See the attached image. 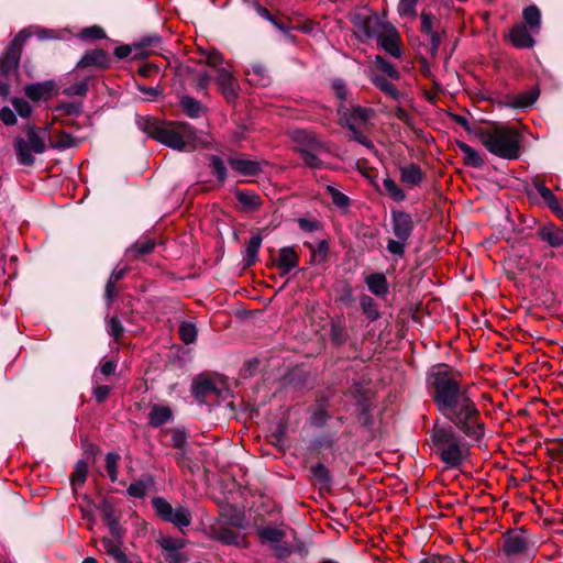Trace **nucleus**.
<instances>
[{"instance_id":"37","label":"nucleus","mask_w":563,"mask_h":563,"mask_svg":"<svg viewBox=\"0 0 563 563\" xmlns=\"http://www.w3.org/2000/svg\"><path fill=\"white\" fill-rule=\"evenodd\" d=\"M172 418V410L168 407L154 406L150 412V423L153 427H159L168 422Z\"/></svg>"},{"instance_id":"56","label":"nucleus","mask_w":563,"mask_h":563,"mask_svg":"<svg viewBox=\"0 0 563 563\" xmlns=\"http://www.w3.org/2000/svg\"><path fill=\"white\" fill-rule=\"evenodd\" d=\"M56 111L65 115H79L82 111V107L80 103L67 102L59 104Z\"/></svg>"},{"instance_id":"10","label":"nucleus","mask_w":563,"mask_h":563,"mask_svg":"<svg viewBox=\"0 0 563 563\" xmlns=\"http://www.w3.org/2000/svg\"><path fill=\"white\" fill-rule=\"evenodd\" d=\"M151 504L157 517L166 522L173 523L180 531L190 526L192 516L188 508L183 506L173 508L163 497H154Z\"/></svg>"},{"instance_id":"26","label":"nucleus","mask_w":563,"mask_h":563,"mask_svg":"<svg viewBox=\"0 0 563 563\" xmlns=\"http://www.w3.org/2000/svg\"><path fill=\"white\" fill-rule=\"evenodd\" d=\"M277 265L282 275L289 274L298 265L295 250L292 247L280 249Z\"/></svg>"},{"instance_id":"38","label":"nucleus","mask_w":563,"mask_h":563,"mask_svg":"<svg viewBox=\"0 0 563 563\" xmlns=\"http://www.w3.org/2000/svg\"><path fill=\"white\" fill-rule=\"evenodd\" d=\"M336 441L335 434H322L310 442L309 449L312 452L320 453L323 450L332 449Z\"/></svg>"},{"instance_id":"18","label":"nucleus","mask_w":563,"mask_h":563,"mask_svg":"<svg viewBox=\"0 0 563 563\" xmlns=\"http://www.w3.org/2000/svg\"><path fill=\"white\" fill-rule=\"evenodd\" d=\"M245 75L247 81L253 86L267 87L271 84L268 69L260 62L252 63Z\"/></svg>"},{"instance_id":"16","label":"nucleus","mask_w":563,"mask_h":563,"mask_svg":"<svg viewBox=\"0 0 563 563\" xmlns=\"http://www.w3.org/2000/svg\"><path fill=\"white\" fill-rule=\"evenodd\" d=\"M192 394L198 401L208 402L211 398L218 397L220 391L211 379L201 378L194 382Z\"/></svg>"},{"instance_id":"31","label":"nucleus","mask_w":563,"mask_h":563,"mask_svg":"<svg viewBox=\"0 0 563 563\" xmlns=\"http://www.w3.org/2000/svg\"><path fill=\"white\" fill-rule=\"evenodd\" d=\"M538 97H539L538 90L531 89V90L525 91L522 93H519L517 96H514L509 100L508 104L512 108L526 109V108H529L530 106H532L537 101Z\"/></svg>"},{"instance_id":"27","label":"nucleus","mask_w":563,"mask_h":563,"mask_svg":"<svg viewBox=\"0 0 563 563\" xmlns=\"http://www.w3.org/2000/svg\"><path fill=\"white\" fill-rule=\"evenodd\" d=\"M124 277H126V267L117 266L113 269L109 280L107 282L104 289V298L108 305H111L112 301L115 299L117 284Z\"/></svg>"},{"instance_id":"25","label":"nucleus","mask_w":563,"mask_h":563,"mask_svg":"<svg viewBox=\"0 0 563 563\" xmlns=\"http://www.w3.org/2000/svg\"><path fill=\"white\" fill-rule=\"evenodd\" d=\"M365 283L368 290L377 297H385L388 294V282L383 273L366 276Z\"/></svg>"},{"instance_id":"28","label":"nucleus","mask_w":563,"mask_h":563,"mask_svg":"<svg viewBox=\"0 0 563 563\" xmlns=\"http://www.w3.org/2000/svg\"><path fill=\"white\" fill-rule=\"evenodd\" d=\"M539 235L552 247H560L563 245V229L556 228L553 224L542 227L539 231Z\"/></svg>"},{"instance_id":"58","label":"nucleus","mask_w":563,"mask_h":563,"mask_svg":"<svg viewBox=\"0 0 563 563\" xmlns=\"http://www.w3.org/2000/svg\"><path fill=\"white\" fill-rule=\"evenodd\" d=\"M163 555L167 563H186L188 561V558L180 550L168 551Z\"/></svg>"},{"instance_id":"64","label":"nucleus","mask_w":563,"mask_h":563,"mask_svg":"<svg viewBox=\"0 0 563 563\" xmlns=\"http://www.w3.org/2000/svg\"><path fill=\"white\" fill-rule=\"evenodd\" d=\"M110 390V387L107 385L96 386L93 389V397L97 400V402H103L108 398Z\"/></svg>"},{"instance_id":"4","label":"nucleus","mask_w":563,"mask_h":563,"mask_svg":"<svg viewBox=\"0 0 563 563\" xmlns=\"http://www.w3.org/2000/svg\"><path fill=\"white\" fill-rule=\"evenodd\" d=\"M486 150L504 159H516L520 155V137L514 130L505 125H494L479 134Z\"/></svg>"},{"instance_id":"52","label":"nucleus","mask_w":563,"mask_h":563,"mask_svg":"<svg viewBox=\"0 0 563 563\" xmlns=\"http://www.w3.org/2000/svg\"><path fill=\"white\" fill-rule=\"evenodd\" d=\"M210 166L212 168V173L220 181H223L227 178V167L220 157L212 156Z\"/></svg>"},{"instance_id":"2","label":"nucleus","mask_w":563,"mask_h":563,"mask_svg":"<svg viewBox=\"0 0 563 563\" xmlns=\"http://www.w3.org/2000/svg\"><path fill=\"white\" fill-rule=\"evenodd\" d=\"M429 444L446 468L460 467L470 455V445L452 424L434 422L429 431Z\"/></svg>"},{"instance_id":"8","label":"nucleus","mask_w":563,"mask_h":563,"mask_svg":"<svg viewBox=\"0 0 563 563\" xmlns=\"http://www.w3.org/2000/svg\"><path fill=\"white\" fill-rule=\"evenodd\" d=\"M391 225L393 234L396 239L387 241V251L393 255L401 257L405 254L407 242L413 232V221L409 213L398 210L391 212Z\"/></svg>"},{"instance_id":"49","label":"nucleus","mask_w":563,"mask_h":563,"mask_svg":"<svg viewBox=\"0 0 563 563\" xmlns=\"http://www.w3.org/2000/svg\"><path fill=\"white\" fill-rule=\"evenodd\" d=\"M100 551L107 553L109 556L114 559L122 550L117 541L110 538H103L100 541Z\"/></svg>"},{"instance_id":"46","label":"nucleus","mask_w":563,"mask_h":563,"mask_svg":"<svg viewBox=\"0 0 563 563\" xmlns=\"http://www.w3.org/2000/svg\"><path fill=\"white\" fill-rule=\"evenodd\" d=\"M522 16H523L525 22L531 29H538L540 26L541 13H540V10L536 5L527 7L522 12Z\"/></svg>"},{"instance_id":"33","label":"nucleus","mask_w":563,"mask_h":563,"mask_svg":"<svg viewBox=\"0 0 563 563\" xmlns=\"http://www.w3.org/2000/svg\"><path fill=\"white\" fill-rule=\"evenodd\" d=\"M360 307L369 321H375L380 317L375 300L368 295L363 294L360 296Z\"/></svg>"},{"instance_id":"24","label":"nucleus","mask_w":563,"mask_h":563,"mask_svg":"<svg viewBox=\"0 0 563 563\" xmlns=\"http://www.w3.org/2000/svg\"><path fill=\"white\" fill-rule=\"evenodd\" d=\"M510 41L516 47L519 48H530L534 45L532 35L523 24L516 25L511 29Z\"/></svg>"},{"instance_id":"54","label":"nucleus","mask_w":563,"mask_h":563,"mask_svg":"<svg viewBox=\"0 0 563 563\" xmlns=\"http://www.w3.org/2000/svg\"><path fill=\"white\" fill-rule=\"evenodd\" d=\"M327 190L330 194L332 202L335 206H338L340 208H344V207L349 206L350 199L347 196H345L344 194H342L341 191H339L338 189H335L332 186H328Z\"/></svg>"},{"instance_id":"60","label":"nucleus","mask_w":563,"mask_h":563,"mask_svg":"<svg viewBox=\"0 0 563 563\" xmlns=\"http://www.w3.org/2000/svg\"><path fill=\"white\" fill-rule=\"evenodd\" d=\"M0 120L5 125H14L16 123L15 113L9 107H3V108L0 109Z\"/></svg>"},{"instance_id":"50","label":"nucleus","mask_w":563,"mask_h":563,"mask_svg":"<svg viewBox=\"0 0 563 563\" xmlns=\"http://www.w3.org/2000/svg\"><path fill=\"white\" fill-rule=\"evenodd\" d=\"M418 0H400L398 4V13L400 16L406 18H415L416 7H417Z\"/></svg>"},{"instance_id":"11","label":"nucleus","mask_w":563,"mask_h":563,"mask_svg":"<svg viewBox=\"0 0 563 563\" xmlns=\"http://www.w3.org/2000/svg\"><path fill=\"white\" fill-rule=\"evenodd\" d=\"M27 35L24 31L18 33L0 57V74L16 76L22 54V44Z\"/></svg>"},{"instance_id":"29","label":"nucleus","mask_w":563,"mask_h":563,"mask_svg":"<svg viewBox=\"0 0 563 563\" xmlns=\"http://www.w3.org/2000/svg\"><path fill=\"white\" fill-rule=\"evenodd\" d=\"M80 141V139L67 132L59 131L56 133L55 139L49 142V147L57 151H65L78 146Z\"/></svg>"},{"instance_id":"32","label":"nucleus","mask_w":563,"mask_h":563,"mask_svg":"<svg viewBox=\"0 0 563 563\" xmlns=\"http://www.w3.org/2000/svg\"><path fill=\"white\" fill-rule=\"evenodd\" d=\"M372 84L378 88L382 92H384L386 96L390 97L394 100L399 99V91L397 90L396 86L388 81L385 77L380 75H373L371 77Z\"/></svg>"},{"instance_id":"62","label":"nucleus","mask_w":563,"mask_h":563,"mask_svg":"<svg viewBox=\"0 0 563 563\" xmlns=\"http://www.w3.org/2000/svg\"><path fill=\"white\" fill-rule=\"evenodd\" d=\"M210 75L206 71H199L197 75H196V84H195V88L198 90V91H202V90H206L207 87L209 86L210 84Z\"/></svg>"},{"instance_id":"36","label":"nucleus","mask_w":563,"mask_h":563,"mask_svg":"<svg viewBox=\"0 0 563 563\" xmlns=\"http://www.w3.org/2000/svg\"><path fill=\"white\" fill-rule=\"evenodd\" d=\"M457 146L464 154V164L466 166H471V167H475V168L483 166L484 161L482 159V157L478 155V153L472 146H470L463 142L459 143Z\"/></svg>"},{"instance_id":"61","label":"nucleus","mask_w":563,"mask_h":563,"mask_svg":"<svg viewBox=\"0 0 563 563\" xmlns=\"http://www.w3.org/2000/svg\"><path fill=\"white\" fill-rule=\"evenodd\" d=\"M331 338L332 341L336 344H343L346 341V332L339 324H332L331 327Z\"/></svg>"},{"instance_id":"47","label":"nucleus","mask_w":563,"mask_h":563,"mask_svg":"<svg viewBox=\"0 0 563 563\" xmlns=\"http://www.w3.org/2000/svg\"><path fill=\"white\" fill-rule=\"evenodd\" d=\"M310 473L312 477L321 485H328L331 481L328 468L321 463L311 466Z\"/></svg>"},{"instance_id":"20","label":"nucleus","mask_w":563,"mask_h":563,"mask_svg":"<svg viewBox=\"0 0 563 563\" xmlns=\"http://www.w3.org/2000/svg\"><path fill=\"white\" fill-rule=\"evenodd\" d=\"M111 63L109 55L103 49H92L84 54L77 64V67L96 66L99 68H108Z\"/></svg>"},{"instance_id":"17","label":"nucleus","mask_w":563,"mask_h":563,"mask_svg":"<svg viewBox=\"0 0 563 563\" xmlns=\"http://www.w3.org/2000/svg\"><path fill=\"white\" fill-rule=\"evenodd\" d=\"M376 41L393 57L399 58L401 56L399 36L391 24Z\"/></svg>"},{"instance_id":"6","label":"nucleus","mask_w":563,"mask_h":563,"mask_svg":"<svg viewBox=\"0 0 563 563\" xmlns=\"http://www.w3.org/2000/svg\"><path fill=\"white\" fill-rule=\"evenodd\" d=\"M290 139L296 145L305 166L310 168H321L322 162L318 157L320 153L329 152L327 144L321 141L313 132L295 129L290 132Z\"/></svg>"},{"instance_id":"12","label":"nucleus","mask_w":563,"mask_h":563,"mask_svg":"<svg viewBox=\"0 0 563 563\" xmlns=\"http://www.w3.org/2000/svg\"><path fill=\"white\" fill-rule=\"evenodd\" d=\"M503 551L507 556L530 555L533 543L525 530H514L504 536Z\"/></svg>"},{"instance_id":"21","label":"nucleus","mask_w":563,"mask_h":563,"mask_svg":"<svg viewBox=\"0 0 563 563\" xmlns=\"http://www.w3.org/2000/svg\"><path fill=\"white\" fill-rule=\"evenodd\" d=\"M229 164L234 172L242 176H256L262 172L258 162L242 156L231 157Z\"/></svg>"},{"instance_id":"48","label":"nucleus","mask_w":563,"mask_h":563,"mask_svg":"<svg viewBox=\"0 0 563 563\" xmlns=\"http://www.w3.org/2000/svg\"><path fill=\"white\" fill-rule=\"evenodd\" d=\"M11 103L21 118H29L33 112V108L29 101L23 98L14 97L11 99Z\"/></svg>"},{"instance_id":"39","label":"nucleus","mask_w":563,"mask_h":563,"mask_svg":"<svg viewBox=\"0 0 563 563\" xmlns=\"http://www.w3.org/2000/svg\"><path fill=\"white\" fill-rule=\"evenodd\" d=\"M180 106L190 118H199L203 112V108L200 101L192 97H183L180 100Z\"/></svg>"},{"instance_id":"13","label":"nucleus","mask_w":563,"mask_h":563,"mask_svg":"<svg viewBox=\"0 0 563 563\" xmlns=\"http://www.w3.org/2000/svg\"><path fill=\"white\" fill-rule=\"evenodd\" d=\"M339 113L344 125L351 133L362 131L374 117V110L361 106H352L351 108H340Z\"/></svg>"},{"instance_id":"53","label":"nucleus","mask_w":563,"mask_h":563,"mask_svg":"<svg viewBox=\"0 0 563 563\" xmlns=\"http://www.w3.org/2000/svg\"><path fill=\"white\" fill-rule=\"evenodd\" d=\"M119 455L115 453H108L106 455V470L112 482L117 479Z\"/></svg>"},{"instance_id":"35","label":"nucleus","mask_w":563,"mask_h":563,"mask_svg":"<svg viewBox=\"0 0 563 563\" xmlns=\"http://www.w3.org/2000/svg\"><path fill=\"white\" fill-rule=\"evenodd\" d=\"M156 543L163 550V553L173 551V550H181L186 545V540L180 538H172L168 536H164L158 533L155 539Z\"/></svg>"},{"instance_id":"22","label":"nucleus","mask_w":563,"mask_h":563,"mask_svg":"<svg viewBox=\"0 0 563 563\" xmlns=\"http://www.w3.org/2000/svg\"><path fill=\"white\" fill-rule=\"evenodd\" d=\"M161 48L159 36H143V57L146 54H156ZM151 70H158V66L143 58V76H146Z\"/></svg>"},{"instance_id":"14","label":"nucleus","mask_w":563,"mask_h":563,"mask_svg":"<svg viewBox=\"0 0 563 563\" xmlns=\"http://www.w3.org/2000/svg\"><path fill=\"white\" fill-rule=\"evenodd\" d=\"M210 538L224 545L246 547V540L243 534L222 525L212 526L210 528Z\"/></svg>"},{"instance_id":"41","label":"nucleus","mask_w":563,"mask_h":563,"mask_svg":"<svg viewBox=\"0 0 563 563\" xmlns=\"http://www.w3.org/2000/svg\"><path fill=\"white\" fill-rule=\"evenodd\" d=\"M88 464L85 461H78L70 476V483L74 489L81 486L87 478Z\"/></svg>"},{"instance_id":"9","label":"nucleus","mask_w":563,"mask_h":563,"mask_svg":"<svg viewBox=\"0 0 563 563\" xmlns=\"http://www.w3.org/2000/svg\"><path fill=\"white\" fill-rule=\"evenodd\" d=\"M352 23L356 36L362 42L377 40L390 26L388 21L375 13H357L353 16Z\"/></svg>"},{"instance_id":"15","label":"nucleus","mask_w":563,"mask_h":563,"mask_svg":"<svg viewBox=\"0 0 563 563\" xmlns=\"http://www.w3.org/2000/svg\"><path fill=\"white\" fill-rule=\"evenodd\" d=\"M217 82L227 101L233 102L238 97L239 84L231 71L225 68H219Z\"/></svg>"},{"instance_id":"23","label":"nucleus","mask_w":563,"mask_h":563,"mask_svg":"<svg viewBox=\"0 0 563 563\" xmlns=\"http://www.w3.org/2000/svg\"><path fill=\"white\" fill-rule=\"evenodd\" d=\"M399 173L400 180L409 187L420 185L423 179V173L420 166L415 163L401 166Z\"/></svg>"},{"instance_id":"44","label":"nucleus","mask_w":563,"mask_h":563,"mask_svg":"<svg viewBox=\"0 0 563 563\" xmlns=\"http://www.w3.org/2000/svg\"><path fill=\"white\" fill-rule=\"evenodd\" d=\"M261 244L262 238L260 235L252 236L247 242L245 247V260L247 265L255 263Z\"/></svg>"},{"instance_id":"51","label":"nucleus","mask_w":563,"mask_h":563,"mask_svg":"<svg viewBox=\"0 0 563 563\" xmlns=\"http://www.w3.org/2000/svg\"><path fill=\"white\" fill-rule=\"evenodd\" d=\"M205 57H206V59H205L206 64L209 65L210 67L214 68L217 71L219 68H221L220 66L224 62L222 54L216 49L208 51L205 54Z\"/></svg>"},{"instance_id":"30","label":"nucleus","mask_w":563,"mask_h":563,"mask_svg":"<svg viewBox=\"0 0 563 563\" xmlns=\"http://www.w3.org/2000/svg\"><path fill=\"white\" fill-rule=\"evenodd\" d=\"M235 195L242 210L245 212L257 210L262 203L261 197L255 192L238 190Z\"/></svg>"},{"instance_id":"42","label":"nucleus","mask_w":563,"mask_h":563,"mask_svg":"<svg viewBox=\"0 0 563 563\" xmlns=\"http://www.w3.org/2000/svg\"><path fill=\"white\" fill-rule=\"evenodd\" d=\"M383 186L390 199L394 201H402L406 198L404 190L396 184V181L389 177L383 179Z\"/></svg>"},{"instance_id":"1","label":"nucleus","mask_w":563,"mask_h":563,"mask_svg":"<svg viewBox=\"0 0 563 563\" xmlns=\"http://www.w3.org/2000/svg\"><path fill=\"white\" fill-rule=\"evenodd\" d=\"M435 408L466 438L479 442L485 435V423L479 409L461 385L457 375L445 364L433 366L427 375Z\"/></svg>"},{"instance_id":"40","label":"nucleus","mask_w":563,"mask_h":563,"mask_svg":"<svg viewBox=\"0 0 563 563\" xmlns=\"http://www.w3.org/2000/svg\"><path fill=\"white\" fill-rule=\"evenodd\" d=\"M91 77L78 80L64 88L63 93L68 97H85L88 92V84Z\"/></svg>"},{"instance_id":"5","label":"nucleus","mask_w":563,"mask_h":563,"mask_svg":"<svg viewBox=\"0 0 563 563\" xmlns=\"http://www.w3.org/2000/svg\"><path fill=\"white\" fill-rule=\"evenodd\" d=\"M255 534L260 542L272 550L279 560L287 559L295 550L296 533L285 523L257 527Z\"/></svg>"},{"instance_id":"55","label":"nucleus","mask_w":563,"mask_h":563,"mask_svg":"<svg viewBox=\"0 0 563 563\" xmlns=\"http://www.w3.org/2000/svg\"><path fill=\"white\" fill-rule=\"evenodd\" d=\"M106 33L100 26H90L81 30L80 38L82 40H100L104 38Z\"/></svg>"},{"instance_id":"7","label":"nucleus","mask_w":563,"mask_h":563,"mask_svg":"<svg viewBox=\"0 0 563 563\" xmlns=\"http://www.w3.org/2000/svg\"><path fill=\"white\" fill-rule=\"evenodd\" d=\"M46 130L27 125L24 137H16L14 152L20 165L32 166L35 163L33 154H43L46 151Z\"/></svg>"},{"instance_id":"45","label":"nucleus","mask_w":563,"mask_h":563,"mask_svg":"<svg viewBox=\"0 0 563 563\" xmlns=\"http://www.w3.org/2000/svg\"><path fill=\"white\" fill-rule=\"evenodd\" d=\"M376 67L390 79L397 80L400 78L399 71L396 67L386 60L383 56L377 55L374 59Z\"/></svg>"},{"instance_id":"34","label":"nucleus","mask_w":563,"mask_h":563,"mask_svg":"<svg viewBox=\"0 0 563 563\" xmlns=\"http://www.w3.org/2000/svg\"><path fill=\"white\" fill-rule=\"evenodd\" d=\"M534 187L541 196L545 205L554 212L558 213L561 209L560 202L555 195L542 183H536Z\"/></svg>"},{"instance_id":"59","label":"nucleus","mask_w":563,"mask_h":563,"mask_svg":"<svg viewBox=\"0 0 563 563\" xmlns=\"http://www.w3.org/2000/svg\"><path fill=\"white\" fill-rule=\"evenodd\" d=\"M123 332V327L119 319L112 317L108 322V333L113 336L115 340L119 339L121 333Z\"/></svg>"},{"instance_id":"19","label":"nucleus","mask_w":563,"mask_h":563,"mask_svg":"<svg viewBox=\"0 0 563 563\" xmlns=\"http://www.w3.org/2000/svg\"><path fill=\"white\" fill-rule=\"evenodd\" d=\"M54 82L51 80L29 84L24 87L25 96L32 101L47 100L52 97Z\"/></svg>"},{"instance_id":"43","label":"nucleus","mask_w":563,"mask_h":563,"mask_svg":"<svg viewBox=\"0 0 563 563\" xmlns=\"http://www.w3.org/2000/svg\"><path fill=\"white\" fill-rule=\"evenodd\" d=\"M178 333L185 344H190L196 341L197 328L192 322L183 321L178 327Z\"/></svg>"},{"instance_id":"3","label":"nucleus","mask_w":563,"mask_h":563,"mask_svg":"<svg viewBox=\"0 0 563 563\" xmlns=\"http://www.w3.org/2000/svg\"><path fill=\"white\" fill-rule=\"evenodd\" d=\"M143 132L153 140L179 151L192 150L197 139L196 131L186 123L155 122L147 118H143Z\"/></svg>"},{"instance_id":"57","label":"nucleus","mask_w":563,"mask_h":563,"mask_svg":"<svg viewBox=\"0 0 563 563\" xmlns=\"http://www.w3.org/2000/svg\"><path fill=\"white\" fill-rule=\"evenodd\" d=\"M16 76L0 74V96L7 98L11 90V85Z\"/></svg>"},{"instance_id":"63","label":"nucleus","mask_w":563,"mask_h":563,"mask_svg":"<svg viewBox=\"0 0 563 563\" xmlns=\"http://www.w3.org/2000/svg\"><path fill=\"white\" fill-rule=\"evenodd\" d=\"M332 88L334 90L335 96L339 99L345 100L347 98V88L343 80H341V79L333 80Z\"/></svg>"}]
</instances>
